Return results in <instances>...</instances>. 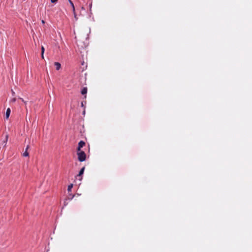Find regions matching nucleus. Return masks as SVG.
<instances>
[{"label":"nucleus","mask_w":252,"mask_h":252,"mask_svg":"<svg viewBox=\"0 0 252 252\" xmlns=\"http://www.w3.org/2000/svg\"><path fill=\"white\" fill-rule=\"evenodd\" d=\"M78 159L80 162L84 161L86 160V155L83 151H77Z\"/></svg>","instance_id":"nucleus-1"},{"label":"nucleus","mask_w":252,"mask_h":252,"mask_svg":"<svg viewBox=\"0 0 252 252\" xmlns=\"http://www.w3.org/2000/svg\"><path fill=\"white\" fill-rule=\"evenodd\" d=\"M85 145V142L83 141H80L78 143V146L77 149V151H81V149Z\"/></svg>","instance_id":"nucleus-2"},{"label":"nucleus","mask_w":252,"mask_h":252,"mask_svg":"<svg viewBox=\"0 0 252 252\" xmlns=\"http://www.w3.org/2000/svg\"><path fill=\"white\" fill-rule=\"evenodd\" d=\"M29 148H30V146L28 145L26 147L25 152L23 154V156L24 157H28L29 156V153L28 152V150L29 149Z\"/></svg>","instance_id":"nucleus-3"},{"label":"nucleus","mask_w":252,"mask_h":252,"mask_svg":"<svg viewBox=\"0 0 252 252\" xmlns=\"http://www.w3.org/2000/svg\"><path fill=\"white\" fill-rule=\"evenodd\" d=\"M10 112H11L10 109L9 108H7L6 112V114H5V118L6 119H8L9 118Z\"/></svg>","instance_id":"nucleus-4"},{"label":"nucleus","mask_w":252,"mask_h":252,"mask_svg":"<svg viewBox=\"0 0 252 252\" xmlns=\"http://www.w3.org/2000/svg\"><path fill=\"white\" fill-rule=\"evenodd\" d=\"M54 65H55L56 69L57 70H59L61 68V63H58V62H55L54 63Z\"/></svg>","instance_id":"nucleus-5"},{"label":"nucleus","mask_w":252,"mask_h":252,"mask_svg":"<svg viewBox=\"0 0 252 252\" xmlns=\"http://www.w3.org/2000/svg\"><path fill=\"white\" fill-rule=\"evenodd\" d=\"M87 93V88L86 87H84L81 91V94L84 95L86 94Z\"/></svg>","instance_id":"nucleus-6"},{"label":"nucleus","mask_w":252,"mask_h":252,"mask_svg":"<svg viewBox=\"0 0 252 252\" xmlns=\"http://www.w3.org/2000/svg\"><path fill=\"white\" fill-rule=\"evenodd\" d=\"M84 170L85 167L82 168V169L79 171V174H78V176H81L84 173Z\"/></svg>","instance_id":"nucleus-7"},{"label":"nucleus","mask_w":252,"mask_h":252,"mask_svg":"<svg viewBox=\"0 0 252 252\" xmlns=\"http://www.w3.org/2000/svg\"><path fill=\"white\" fill-rule=\"evenodd\" d=\"M69 4L72 9V11L74 13L75 12V6L74 5L73 2H70V4Z\"/></svg>","instance_id":"nucleus-8"},{"label":"nucleus","mask_w":252,"mask_h":252,"mask_svg":"<svg viewBox=\"0 0 252 252\" xmlns=\"http://www.w3.org/2000/svg\"><path fill=\"white\" fill-rule=\"evenodd\" d=\"M72 187H73L72 184H70L68 186L67 190L68 192H70L71 190Z\"/></svg>","instance_id":"nucleus-9"},{"label":"nucleus","mask_w":252,"mask_h":252,"mask_svg":"<svg viewBox=\"0 0 252 252\" xmlns=\"http://www.w3.org/2000/svg\"><path fill=\"white\" fill-rule=\"evenodd\" d=\"M45 49L43 46L41 47V53H44Z\"/></svg>","instance_id":"nucleus-10"},{"label":"nucleus","mask_w":252,"mask_h":252,"mask_svg":"<svg viewBox=\"0 0 252 252\" xmlns=\"http://www.w3.org/2000/svg\"><path fill=\"white\" fill-rule=\"evenodd\" d=\"M20 99L22 100V102H23L25 104H27V101H25L23 98H20Z\"/></svg>","instance_id":"nucleus-11"},{"label":"nucleus","mask_w":252,"mask_h":252,"mask_svg":"<svg viewBox=\"0 0 252 252\" xmlns=\"http://www.w3.org/2000/svg\"><path fill=\"white\" fill-rule=\"evenodd\" d=\"M58 0H51V2L52 3H56L57 2Z\"/></svg>","instance_id":"nucleus-12"},{"label":"nucleus","mask_w":252,"mask_h":252,"mask_svg":"<svg viewBox=\"0 0 252 252\" xmlns=\"http://www.w3.org/2000/svg\"><path fill=\"white\" fill-rule=\"evenodd\" d=\"M41 58L42 59H44V53H41Z\"/></svg>","instance_id":"nucleus-13"},{"label":"nucleus","mask_w":252,"mask_h":252,"mask_svg":"<svg viewBox=\"0 0 252 252\" xmlns=\"http://www.w3.org/2000/svg\"><path fill=\"white\" fill-rule=\"evenodd\" d=\"M11 101H12V102H15V101H16V98H14L12 99Z\"/></svg>","instance_id":"nucleus-14"},{"label":"nucleus","mask_w":252,"mask_h":252,"mask_svg":"<svg viewBox=\"0 0 252 252\" xmlns=\"http://www.w3.org/2000/svg\"><path fill=\"white\" fill-rule=\"evenodd\" d=\"M7 139H8V135H6L5 136L6 142L7 141Z\"/></svg>","instance_id":"nucleus-15"},{"label":"nucleus","mask_w":252,"mask_h":252,"mask_svg":"<svg viewBox=\"0 0 252 252\" xmlns=\"http://www.w3.org/2000/svg\"><path fill=\"white\" fill-rule=\"evenodd\" d=\"M68 1L69 2V4H70V2H72L71 0H68Z\"/></svg>","instance_id":"nucleus-16"},{"label":"nucleus","mask_w":252,"mask_h":252,"mask_svg":"<svg viewBox=\"0 0 252 252\" xmlns=\"http://www.w3.org/2000/svg\"><path fill=\"white\" fill-rule=\"evenodd\" d=\"M74 195H73L72 197L70 198L71 199H72L73 197H74Z\"/></svg>","instance_id":"nucleus-17"},{"label":"nucleus","mask_w":252,"mask_h":252,"mask_svg":"<svg viewBox=\"0 0 252 252\" xmlns=\"http://www.w3.org/2000/svg\"><path fill=\"white\" fill-rule=\"evenodd\" d=\"M42 23H44V21L43 20L42 21Z\"/></svg>","instance_id":"nucleus-18"}]
</instances>
